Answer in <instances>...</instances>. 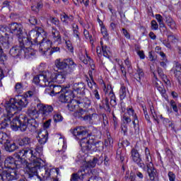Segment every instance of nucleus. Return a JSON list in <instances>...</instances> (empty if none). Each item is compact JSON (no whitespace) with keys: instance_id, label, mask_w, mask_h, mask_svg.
Masks as SVG:
<instances>
[{"instance_id":"1","label":"nucleus","mask_w":181,"mask_h":181,"mask_svg":"<svg viewBox=\"0 0 181 181\" xmlns=\"http://www.w3.org/2000/svg\"><path fill=\"white\" fill-rule=\"evenodd\" d=\"M76 139H80L79 144L83 152H97L104 148V144L95 139V136L88 134L87 129L83 126L77 127L71 130Z\"/></svg>"},{"instance_id":"2","label":"nucleus","mask_w":181,"mask_h":181,"mask_svg":"<svg viewBox=\"0 0 181 181\" xmlns=\"http://www.w3.org/2000/svg\"><path fill=\"white\" fill-rule=\"evenodd\" d=\"M26 115H19L15 117L13 121V129L15 131H21L25 132L30 131V132H36L39 127V123L36 121V118H39V112L36 109V107H30L27 112Z\"/></svg>"},{"instance_id":"3","label":"nucleus","mask_w":181,"mask_h":181,"mask_svg":"<svg viewBox=\"0 0 181 181\" xmlns=\"http://www.w3.org/2000/svg\"><path fill=\"white\" fill-rule=\"evenodd\" d=\"M26 166V160H21L12 156L7 157L4 161V168H0V181H12L19 179L18 169Z\"/></svg>"},{"instance_id":"4","label":"nucleus","mask_w":181,"mask_h":181,"mask_svg":"<svg viewBox=\"0 0 181 181\" xmlns=\"http://www.w3.org/2000/svg\"><path fill=\"white\" fill-rule=\"evenodd\" d=\"M26 96H17L13 99H11L10 103H6V107H10L11 108H13L16 107V109L14 110V114H16V111L18 110V108H25V107L28 106V104H29V100L28 98H30L35 95V92L30 90L28 91L25 93Z\"/></svg>"},{"instance_id":"5","label":"nucleus","mask_w":181,"mask_h":181,"mask_svg":"<svg viewBox=\"0 0 181 181\" xmlns=\"http://www.w3.org/2000/svg\"><path fill=\"white\" fill-rule=\"evenodd\" d=\"M43 160L37 159L33 160L30 163L26 160V166H21L23 169H26L27 173H28V177L31 178L33 176H37L38 179H41L39 175V170L40 169V165L43 163Z\"/></svg>"},{"instance_id":"6","label":"nucleus","mask_w":181,"mask_h":181,"mask_svg":"<svg viewBox=\"0 0 181 181\" xmlns=\"http://www.w3.org/2000/svg\"><path fill=\"white\" fill-rule=\"evenodd\" d=\"M15 110H16V107L15 105H13V107H11L10 106H8L6 107L7 114H6V117H4V120L0 124L1 129H5V128H8V127L11 125V129H13V131H18L13 129V126L12 124L15 118L13 119L12 121L11 120V118H12V117L15 115Z\"/></svg>"},{"instance_id":"7","label":"nucleus","mask_w":181,"mask_h":181,"mask_svg":"<svg viewBox=\"0 0 181 181\" xmlns=\"http://www.w3.org/2000/svg\"><path fill=\"white\" fill-rule=\"evenodd\" d=\"M14 158L16 159H19L20 160H27L26 159H28L31 162L36 159L33 148L30 147L25 148L14 153ZM25 158L26 159H25Z\"/></svg>"},{"instance_id":"8","label":"nucleus","mask_w":181,"mask_h":181,"mask_svg":"<svg viewBox=\"0 0 181 181\" xmlns=\"http://www.w3.org/2000/svg\"><path fill=\"white\" fill-rule=\"evenodd\" d=\"M55 66L57 69H59V70H64V69L69 66L68 73H73V71H74V69L77 66V64L74 63V61H73L71 58H68L63 61L56 59Z\"/></svg>"},{"instance_id":"9","label":"nucleus","mask_w":181,"mask_h":181,"mask_svg":"<svg viewBox=\"0 0 181 181\" xmlns=\"http://www.w3.org/2000/svg\"><path fill=\"white\" fill-rule=\"evenodd\" d=\"M71 72L67 71H62L58 73L50 72L51 83H58V84H63L66 81V78Z\"/></svg>"},{"instance_id":"10","label":"nucleus","mask_w":181,"mask_h":181,"mask_svg":"<svg viewBox=\"0 0 181 181\" xmlns=\"http://www.w3.org/2000/svg\"><path fill=\"white\" fill-rule=\"evenodd\" d=\"M37 108L42 115V119H47L52 115L53 112V106L49 105H43L42 103H38L37 105Z\"/></svg>"},{"instance_id":"11","label":"nucleus","mask_w":181,"mask_h":181,"mask_svg":"<svg viewBox=\"0 0 181 181\" xmlns=\"http://www.w3.org/2000/svg\"><path fill=\"white\" fill-rule=\"evenodd\" d=\"M19 46L23 50L25 49H29L33 45V41H31L29 35L26 33H23V35L18 37Z\"/></svg>"},{"instance_id":"12","label":"nucleus","mask_w":181,"mask_h":181,"mask_svg":"<svg viewBox=\"0 0 181 181\" xmlns=\"http://www.w3.org/2000/svg\"><path fill=\"white\" fill-rule=\"evenodd\" d=\"M130 158L134 163H136L139 168H145V163L142 160V158H141V154H139V151L136 150V148H133L130 152Z\"/></svg>"},{"instance_id":"13","label":"nucleus","mask_w":181,"mask_h":181,"mask_svg":"<svg viewBox=\"0 0 181 181\" xmlns=\"http://www.w3.org/2000/svg\"><path fill=\"white\" fill-rule=\"evenodd\" d=\"M110 101L108 98H105L103 100V107L106 110V111H108V112L111 111L110 105H111L112 107H115V105H117V98H115V94H114L112 90H111L110 92Z\"/></svg>"},{"instance_id":"14","label":"nucleus","mask_w":181,"mask_h":181,"mask_svg":"<svg viewBox=\"0 0 181 181\" xmlns=\"http://www.w3.org/2000/svg\"><path fill=\"white\" fill-rule=\"evenodd\" d=\"M9 29L11 33H13V35H16L17 37L25 33H23V26L21 23H12L9 25Z\"/></svg>"},{"instance_id":"15","label":"nucleus","mask_w":181,"mask_h":181,"mask_svg":"<svg viewBox=\"0 0 181 181\" xmlns=\"http://www.w3.org/2000/svg\"><path fill=\"white\" fill-rule=\"evenodd\" d=\"M45 32V30L41 27H35L34 30H31L29 33L30 40H33L34 42L37 43V38L42 36V33Z\"/></svg>"},{"instance_id":"16","label":"nucleus","mask_w":181,"mask_h":181,"mask_svg":"<svg viewBox=\"0 0 181 181\" xmlns=\"http://www.w3.org/2000/svg\"><path fill=\"white\" fill-rule=\"evenodd\" d=\"M86 176H88L86 172V169L81 168L77 173L71 174L70 181H83Z\"/></svg>"},{"instance_id":"17","label":"nucleus","mask_w":181,"mask_h":181,"mask_svg":"<svg viewBox=\"0 0 181 181\" xmlns=\"http://www.w3.org/2000/svg\"><path fill=\"white\" fill-rule=\"evenodd\" d=\"M74 98V94H73V92L71 90H64L62 93H60L58 99L59 101L61 103H70L71 100Z\"/></svg>"},{"instance_id":"18","label":"nucleus","mask_w":181,"mask_h":181,"mask_svg":"<svg viewBox=\"0 0 181 181\" xmlns=\"http://www.w3.org/2000/svg\"><path fill=\"white\" fill-rule=\"evenodd\" d=\"M50 76V72H45L42 74H40V86L49 87L52 84Z\"/></svg>"},{"instance_id":"19","label":"nucleus","mask_w":181,"mask_h":181,"mask_svg":"<svg viewBox=\"0 0 181 181\" xmlns=\"http://www.w3.org/2000/svg\"><path fill=\"white\" fill-rule=\"evenodd\" d=\"M154 78L153 79V86L157 90L162 94L163 97L166 95V90H165V87L163 86V83H162V81H160L158 78V76L155 74H153Z\"/></svg>"},{"instance_id":"20","label":"nucleus","mask_w":181,"mask_h":181,"mask_svg":"<svg viewBox=\"0 0 181 181\" xmlns=\"http://www.w3.org/2000/svg\"><path fill=\"white\" fill-rule=\"evenodd\" d=\"M52 45V40L43 38L42 41L40 42V52H41L42 54H45L46 52L51 49Z\"/></svg>"},{"instance_id":"21","label":"nucleus","mask_w":181,"mask_h":181,"mask_svg":"<svg viewBox=\"0 0 181 181\" xmlns=\"http://www.w3.org/2000/svg\"><path fill=\"white\" fill-rule=\"evenodd\" d=\"M51 42L57 43V45H62V35L60 31L57 28L52 27L51 32Z\"/></svg>"},{"instance_id":"22","label":"nucleus","mask_w":181,"mask_h":181,"mask_svg":"<svg viewBox=\"0 0 181 181\" xmlns=\"http://www.w3.org/2000/svg\"><path fill=\"white\" fill-rule=\"evenodd\" d=\"M38 176H42L43 179H54V176H52L50 168L43 167V163L40 165V168L38 171Z\"/></svg>"},{"instance_id":"23","label":"nucleus","mask_w":181,"mask_h":181,"mask_svg":"<svg viewBox=\"0 0 181 181\" xmlns=\"http://www.w3.org/2000/svg\"><path fill=\"white\" fill-rule=\"evenodd\" d=\"M97 162H98V158H93V159L92 160H89L88 163H86L83 167L85 169V172L86 170H87L88 173L87 175L88 176H91V175H93V172L91 171L90 168H95V165H97Z\"/></svg>"},{"instance_id":"24","label":"nucleus","mask_w":181,"mask_h":181,"mask_svg":"<svg viewBox=\"0 0 181 181\" xmlns=\"http://www.w3.org/2000/svg\"><path fill=\"white\" fill-rule=\"evenodd\" d=\"M147 173L151 181L155 180V177H158V172L153 168V163H147Z\"/></svg>"},{"instance_id":"25","label":"nucleus","mask_w":181,"mask_h":181,"mask_svg":"<svg viewBox=\"0 0 181 181\" xmlns=\"http://www.w3.org/2000/svg\"><path fill=\"white\" fill-rule=\"evenodd\" d=\"M23 52H25V49H23L20 45H16L10 49L9 54L12 57H19Z\"/></svg>"},{"instance_id":"26","label":"nucleus","mask_w":181,"mask_h":181,"mask_svg":"<svg viewBox=\"0 0 181 181\" xmlns=\"http://www.w3.org/2000/svg\"><path fill=\"white\" fill-rule=\"evenodd\" d=\"M100 46H101V50H98V48H97L96 52L100 56L101 54V52L103 53V55L104 57H106L107 59H110V49H108V47L107 45H104V42L103 41H100Z\"/></svg>"},{"instance_id":"27","label":"nucleus","mask_w":181,"mask_h":181,"mask_svg":"<svg viewBox=\"0 0 181 181\" xmlns=\"http://www.w3.org/2000/svg\"><path fill=\"white\" fill-rule=\"evenodd\" d=\"M79 104H81V102L72 98L71 100L68 103L67 107L69 111L74 112L80 107L78 106Z\"/></svg>"},{"instance_id":"28","label":"nucleus","mask_w":181,"mask_h":181,"mask_svg":"<svg viewBox=\"0 0 181 181\" xmlns=\"http://www.w3.org/2000/svg\"><path fill=\"white\" fill-rule=\"evenodd\" d=\"M49 133L47 130H44L38 133V142L40 145H45L46 142H47V137Z\"/></svg>"},{"instance_id":"29","label":"nucleus","mask_w":181,"mask_h":181,"mask_svg":"<svg viewBox=\"0 0 181 181\" xmlns=\"http://www.w3.org/2000/svg\"><path fill=\"white\" fill-rule=\"evenodd\" d=\"M48 87H49V88L52 90V94H61L64 91H66V89H63L61 86H55L53 84V83H49Z\"/></svg>"},{"instance_id":"30","label":"nucleus","mask_w":181,"mask_h":181,"mask_svg":"<svg viewBox=\"0 0 181 181\" xmlns=\"http://www.w3.org/2000/svg\"><path fill=\"white\" fill-rule=\"evenodd\" d=\"M4 148L7 152H14L18 147L15 142L8 140V141L4 144Z\"/></svg>"},{"instance_id":"31","label":"nucleus","mask_w":181,"mask_h":181,"mask_svg":"<svg viewBox=\"0 0 181 181\" xmlns=\"http://www.w3.org/2000/svg\"><path fill=\"white\" fill-rule=\"evenodd\" d=\"M134 77L136 81L142 84L141 81H144L145 78V74L144 73V70H142L141 68L137 69L136 73L134 75Z\"/></svg>"},{"instance_id":"32","label":"nucleus","mask_w":181,"mask_h":181,"mask_svg":"<svg viewBox=\"0 0 181 181\" xmlns=\"http://www.w3.org/2000/svg\"><path fill=\"white\" fill-rule=\"evenodd\" d=\"M0 43L4 49H9V35L6 34L0 36Z\"/></svg>"},{"instance_id":"33","label":"nucleus","mask_w":181,"mask_h":181,"mask_svg":"<svg viewBox=\"0 0 181 181\" xmlns=\"http://www.w3.org/2000/svg\"><path fill=\"white\" fill-rule=\"evenodd\" d=\"M34 151V156L35 159L37 160V159H42V156H43V146H37Z\"/></svg>"},{"instance_id":"34","label":"nucleus","mask_w":181,"mask_h":181,"mask_svg":"<svg viewBox=\"0 0 181 181\" xmlns=\"http://www.w3.org/2000/svg\"><path fill=\"white\" fill-rule=\"evenodd\" d=\"M171 71H173L175 77L179 80L181 76V64L179 62L175 63V66L173 68Z\"/></svg>"},{"instance_id":"35","label":"nucleus","mask_w":181,"mask_h":181,"mask_svg":"<svg viewBox=\"0 0 181 181\" xmlns=\"http://www.w3.org/2000/svg\"><path fill=\"white\" fill-rule=\"evenodd\" d=\"M74 91H76V93L81 94V91H84V90H86V84L83 82L75 83L74 84Z\"/></svg>"},{"instance_id":"36","label":"nucleus","mask_w":181,"mask_h":181,"mask_svg":"<svg viewBox=\"0 0 181 181\" xmlns=\"http://www.w3.org/2000/svg\"><path fill=\"white\" fill-rule=\"evenodd\" d=\"M89 77L91 81H90V78H87L86 81L88 83V86L90 90H93V87L94 86L95 88H97V83L94 81V78H93V72L89 71Z\"/></svg>"},{"instance_id":"37","label":"nucleus","mask_w":181,"mask_h":181,"mask_svg":"<svg viewBox=\"0 0 181 181\" xmlns=\"http://www.w3.org/2000/svg\"><path fill=\"white\" fill-rule=\"evenodd\" d=\"M31 144H32V139L28 136H25L20 139L18 142V145H20V146H30Z\"/></svg>"},{"instance_id":"38","label":"nucleus","mask_w":181,"mask_h":181,"mask_svg":"<svg viewBox=\"0 0 181 181\" xmlns=\"http://www.w3.org/2000/svg\"><path fill=\"white\" fill-rule=\"evenodd\" d=\"M61 21L63 22V23L69 25V23H71L73 21H74V18L73 16H69L67 14L64 13V15H61Z\"/></svg>"},{"instance_id":"39","label":"nucleus","mask_w":181,"mask_h":181,"mask_svg":"<svg viewBox=\"0 0 181 181\" xmlns=\"http://www.w3.org/2000/svg\"><path fill=\"white\" fill-rule=\"evenodd\" d=\"M127 97V87L124 85H122L119 89V98L121 100H125Z\"/></svg>"},{"instance_id":"40","label":"nucleus","mask_w":181,"mask_h":181,"mask_svg":"<svg viewBox=\"0 0 181 181\" xmlns=\"http://www.w3.org/2000/svg\"><path fill=\"white\" fill-rule=\"evenodd\" d=\"M80 60H81V62H83V63H84V64H88V62H90V60H91V58L87 54V51H85L84 54H82L80 57Z\"/></svg>"},{"instance_id":"41","label":"nucleus","mask_w":181,"mask_h":181,"mask_svg":"<svg viewBox=\"0 0 181 181\" xmlns=\"http://www.w3.org/2000/svg\"><path fill=\"white\" fill-rule=\"evenodd\" d=\"M72 28L74 36H76V38L80 40V33L78 32V25L77 24H73Z\"/></svg>"},{"instance_id":"42","label":"nucleus","mask_w":181,"mask_h":181,"mask_svg":"<svg viewBox=\"0 0 181 181\" xmlns=\"http://www.w3.org/2000/svg\"><path fill=\"white\" fill-rule=\"evenodd\" d=\"M166 23L171 29H175V28H176V23H175V21L170 17L166 18Z\"/></svg>"},{"instance_id":"43","label":"nucleus","mask_w":181,"mask_h":181,"mask_svg":"<svg viewBox=\"0 0 181 181\" xmlns=\"http://www.w3.org/2000/svg\"><path fill=\"white\" fill-rule=\"evenodd\" d=\"M127 111L129 115H132V117H133V119H135L136 122H138V116H136V113H135V110H134L132 107H127Z\"/></svg>"},{"instance_id":"44","label":"nucleus","mask_w":181,"mask_h":181,"mask_svg":"<svg viewBox=\"0 0 181 181\" xmlns=\"http://www.w3.org/2000/svg\"><path fill=\"white\" fill-rule=\"evenodd\" d=\"M8 136L2 132H0V142L4 145L9 141Z\"/></svg>"},{"instance_id":"45","label":"nucleus","mask_w":181,"mask_h":181,"mask_svg":"<svg viewBox=\"0 0 181 181\" xmlns=\"http://www.w3.org/2000/svg\"><path fill=\"white\" fill-rule=\"evenodd\" d=\"M86 112V110H83L82 108L79 109L78 110H76L74 115L76 118H83V115H84V113Z\"/></svg>"},{"instance_id":"46","label":"nucleus","mask_w":181,"mask_h":181,"mask_svg":"<svg viewBox=\"0 0 181 181\" xmlns=\"http://www.w3.org/2000/svg\"><path fill=\"white\" fill-rule=\"evenodd\" d=\"M65 43L66 45V47L71 53H73L74 52V47H73V45L71 44V42L70 40H66Z\"/></svg>"},{"instance_id":"47","label":"nucleus","mask_w":181,"mask_h":181,"mask_svg":"<svg viewBox=\"0 0 181 181\" xmlns=\"http://www.w3.org/2000/svg\"><path fill=\"white\" fill-rule=\"evenodd\" d=\"M170 105L172 107L173 111L177 114L179 112V110H177V105H176V102L175 100H172L170 102Z\"/></svg>"},{"instance_id":"48","label":"nucleus","mask_w":181,"mask_h":181,"mask_svg":"<svg viewBox=\"0 0 181 181\" xmlns=\"http://www.w3.org/2000/svg\"><path fill=\"white\" fill-rule=\"evenodd\" d=\"M54 122H62L63 121V116L59 113L56 114L54 115Z\"/></svg>"},{"instance_id":"49","label":"nucleus","mask_w":181,"mask_h":181,"mask_svg":"<svg viewBox=\"0 0 181 181\" xmlns=\"http://www.w3.org/2000/svg\"><path fill=\"white\" fill-rule=\"evenodd\" d=\"M157 72H158L159 77H160V78L162 80H163L164 78L168 76H166V74H165V73H163V69H162L161 68L158 67L157 69Z\"/></svg>"},{"instance_id":"50","label":"nucleus","mask_w":181,"mask_h":181,"mask_svg":"<svg viewBox=\"0 0 181 181\" xmlns=\"http://www.w3.org/2000/svg\"><path fill=\"white\" fill-rule=\"evenodd\" d=\"M151 24L152 30H158V29H159V25H158V23L156 22V21L155 20L151 21Z\"/></svg>"},{"instance_id":"51","label":"nucleus","mask_w":181,"mask_h":181,"mask_svg":"<svg viewBox=\"0 0 181 181\" xmlns=\"http://www.w3.org/2000/svg\"><path fill=\"white\" fill-rule=\"evenodd\" d=\"M59 168H51L50 172H51V176H54V177H57V175H59Z\"/></svg>"},{"instance_id":"52","label":"nucleus","mask_w":181,"mask_h":181,"mask_svg":"<svg viewBox=\"0 0 181 181\" xmlns=\"http://www.w3.org/2000/svg\"><path fill=\"white\" fill-rule=\"evenodd\" d=\"M8 35L6 33V25H0V37Z\"/></svg>"},{"instance_id":"53","label":"nucleus","mask_w":181,"mask_h":181,"mask_svg":"<svg viewBox=\"0 0 181 181\" xmlns=\"http://www.w3.org/2000/svg\"><path fill=\"white\" fill-rule=\"evenodd\" d=\"M133 124H134V128L135 130V132L139 133V125L138 124L139 122V120H138V122H136V120L134 119H133Z\"/></svg>"},{"instance_id":"54","label":"nucleus","mask_w":181,"mask_h":181,"mask_svg":"<svg viewBox=\"0 0 181 181\" xmlns=\"http://www.w3.org/2000/svg\"><path fill=\"white\" fill-rule=\"evenodd\" d=\"M16 91H17L18 93H21L22 90H23V86L22 85V83H17L16 84Z\"/></svg>"},{"instance_id":"55","label":"nucleus","mask_w":181,"mask_h":181,"mask_svg":"<svg viewBox=\"0 0 181 181\" xmlns=\"http://www.w3.org/2000/svg\"><path fill=\"white\" fill-rule=\"evenodd\" d=\"M135 177H136V176L133 172L130 173L129 177L127 174L125 175V179H129L130 181H135Z\"/></svg>"},{"instance_id":"56","label":"nucleus","mask_w":181,"mask_h":181,"mask_svg":"<svg viewBox=\"0 0 181 181\" xmlns=\"http://www.w3.org/2000/svg\"><path fill=\"white\" fill-rule=\"evenodd\" d=\"M3 8H8L9 11H11V8H12V6H11V1L6 0L2 4Z\"/></svg>"},{"instance_id":"57","label":"nucleus","mask_w":181,"mask_h":181,"mask_svg":"<svg viewBox=\"0 0 181 181\" xmlns=\"http://www.w3.org/2000/svg\"><path fill=\"white\" fill-rule=\"evenodd\" d=\"M168 176L170 181H175L176 179V175H175L172 171L168 172Z\"/></svg>"},{"instance_id":"58","label":"nucleus","mask_w":181,"mask_h":181,"mask_svg":"<svg viewBox=\"0 0 181 181\" xmlns=\"http://www.w3.org/2000/svg\"><path fill=\"white\" fill-rule=\"evenodd\" d=\"M51 22L55 25V26H59L60 25V21L57 18L52 17L51 18Z\"/></svg>"},{"instance_id":"59","label":"nucleus","mask_w":181,"mask_h":181,"mask_svg":"<svg viewBox=\"0 0 181 181\" xmlns=\"http://www.w3.org/2000/svg\"><path fill=\"white\" fill-rule=\"evenodd\" d=\"M122 30L125 38L131 39V34H129V33L128 32V30H127V29L122 28Z\"/></svg>"},{"instance_id":"60","label":"nucleus","mask_w":181,"mask_h":181,"mask_svg":"<svg viewBox=\"0 0 181 181\" xmlns=\"http://www.w3.org/2000/svg\"><path fill=\"white\" fill-rule=\"evenodd\" d=\"M162 80L165 83V86H167V87H172V83H170V80H169L168 76H165Z\"/></svg>"},{"instance_id":"61","label":"nucleus","mask_w":181,"mask_h":181,"mask_svg":"<svg viewBox=\"0 0 181 181\" xmlns=\"http://www.w3.org/2000/svg\"><path fill=\"white\" fill-rule=\"evenodd\" d=\"M118 64L120 67V70L122 71V74H123V76H127V70L125 69V67L124 66V64L118 62Z\"/></svg>"},{"instance_id":"62","label":"nucleus","mask_w":181,"mask_h":181,"mask_svg":"<svg viewBox=\"0 0 181 181\" xmlns=\"http://www.w3.org/2000/svg\"><path fill=\"white\" fill-rule=\"evenodd\" d=\"M29 22L31 25H37V19L35 16L30 17Z\"/></svg>"},{"instance_id":"63","label":"nucleus","mask_w":181,"mask_h":181,"mask_svg":"<svg viewBox=\"0 0 181 181\" xmlns=\"http://www.w3.org/2000/svg\"><path fill=\"white\" fill-rule=\"evenodd\" d=\"M168 39L170 42H173V43H174L177 40L176 37L173 34H169L168 35Z\"/></svg>"},{"instance_id":"64","label":"nucleus","mask_w":181,"mask_h":181,"mask_svg":"<svg viewBox=\"0 0 181 181\" xmlns=\"http://www.w3.org/2000/svg\"><path fill=\"white\" fill-rule=\"evenodd\" d=\"M88 181H103V179L97 176H91Z\"/></svg>"}]
</instances>
